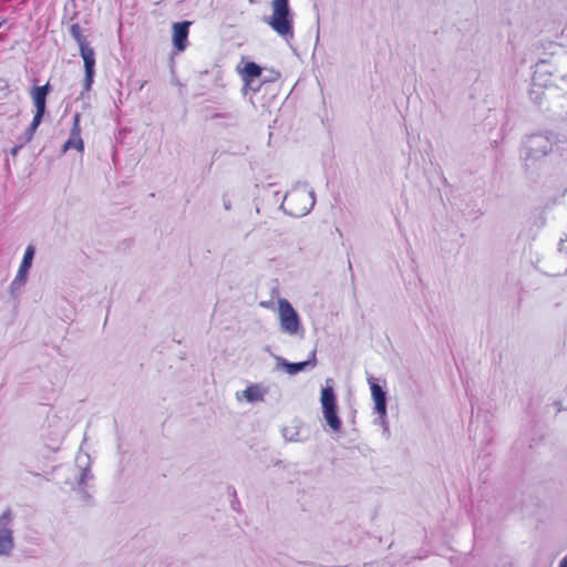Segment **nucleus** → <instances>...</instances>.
<instances>
[{"label": "nucleus", "mask_w": 567, "mask_h": 567, "mask_svg": "<svg viewBox=\"0 0 567 567\" xmlns=\"http://www.w3.org/2000/svg\"><path fill=\"white\" fill-rule=\"evenodd\" d=\"M271 16L268 19L270 28L282 38L293 37V18L289 8V0H272Z\"/></svg>", "instance_id": "f257e3e1"}, {"label": "nucleus", "mask_w": 567, "mask_h": 567, "mask_svg": "<svg viewBox=\"0 0 567 567\" xmlns=\"http://www.w3.org/2000/svg\"><path fill=\"white\" fill-rule=\"evenodd\" d=\"M555 137L551 132L534 133L526 136L523 142L525 158L537 161L546 156L553 148Z\"/></svg>", "instance_id": "f03ea898"}, {"label": "nucleus", "mask_w": 567, "mask_h": 567, "mask_svg": "<svg viewBox=\"0 0 567 567\" xmlns=\"http://www.w3.org/2000/svg\"><path fill=\"white\" fill-rule=\"evenodd\" d=\"M50 93V85L49 83L42 85V86H34L30 91V96L32 99L33 105L35 107V113L33 116L32 122L30 123L28 131H27V138L25 141L29 142L32 140L33 134L35 133L37 128L41 124L43 116L47 112V97Z\"/></svg>", "instance_id": "7ed1b4c3"}, {"label": "nucleus", "mask_w": 567, "mask_h": 567, "mask_svg": "<svg viewBox=\"0 0 567 567\" xmlns=\"http://www.w3.org/2000/svg\"><path fill=\"white\" fill-rule=\"evenodd\" d=\"M312 205L313 200L305 189H292L285 195L282 200V207L292 216L306 215Z\"/></svg>", "instance_id": "20e7f679"}, {"label": "nucleus", "mask_w": 567, "mask_h": 567, "mask_svg": "<svg viewBox=\"0 0 567 567\" xmlns=\"http://www.w3.org/2000/svg\"><path fill=\"white\" fill-rule=\"evenodd\" d=\"M278 312L281 329L289 333L296 334L300 328L298 313L287 299L278 300Z\"/></svg>", "instance_id": "39448f33"}, {"label": "nucleus", "mask_w": 567, "mask_h": 567, "mask_svg": "<svg viewBox=\"0 0 567 567\" xmlns=\"http://www.w3.org/2000/svg\"><path fill=\"white\" fill-rule=\"evenodd\" d=\"M190 21L175 22L172 25L173 45L178 52H183L188 45Z\"/></svg>", "instance_id": "423d86ee"}, {"label": "nucleus", "mask_w": 567, "mask_h": 567, "mask_svg": "<svg viewBox=\"0 0 567 567\" xmlns=\"http://www.w3.org/2000/svg\"><path fill=\"white\" fill-rule=\"evenodd\" d=\"M81 114L75 113L73 116V125L70 132L69 140L64 143L63 150L75 148L79 152L84 150V143L81 137V125H80Z\"/></svg>", "instance_id": "0eeeda50"}, {"label": "nucleus", "mask_w": 567, "mask_h": 567, "mask_svg": "<svg viewBox=\"0 0 567 567\" xmlns=\"http://www.w3.org/2000/svg\"><path fill=\"white\" fill-rule=\"evenodd\" d=\"M371 394L375 403V411L380 416H384L386 413V399L382 388L375 383H371Z\"/></svg>", "instance_id": "6e6552de"}, {"label": "nucleus", "mask_w": 567, "mask_h": 567, "mask_svg": "<svg viewBox=\"0 0 567 567\" xmlns=\"http://www.w3.org/2000/svg\"><path fill=\"white\" fill-rule=\"evenodd\" d=\"M14 547L13 533L10 528H0V555L8 556Z\"/></svg>", "instance_id": "1a4fd4ad"}, {"label": "nucleus", "mask_w": 567, "mask_h": 567, "mask_svg": "<svg viewBox=\"0 0 567 567\" xmlns=\"http://www.w3.org/2000/svg\"><path fill=\"white\" fill-rule=\"evenodd\" d=\"M316 364H317V358H316V351L313 350L308 360L302 361V362H297V363L285 362L284 368L287 373L296 374V373L302 371L306 367H308V365L315 367Z\"/></svg>", "instance_id": "9d476101"}, {"label": "nucleus", "mask_w": 567, "mask_h": 567, "mask_svg": "<svg viewBox=\"0 0 567 567\" xmlns=\"http://www.w3.org/2000/svg\"><path fill=\"white\" fill-rule=\"evenodd\" d=\"M83 59L84 73H95V52L91 47H84L80 50Z\"/></svg>", "instance_id": "9b49d317"}, {"label": "nucleus", "mask_w": 567, "mask_h": 567, "mask_svg": "<svg viewBox=\"0 0 567 567\" xmlns=\"http://www.w3.org/2000/svg\"><path fill=\"white\" fill-rule=\"evenodd\" d=\"M323 416L331 430L338 432L341 429V421L337 414V405L322 409Z\"/></svg>", "instance_id": "f8f14e48"}, {"label": "nucleus", "mask_w": 567, "mask_h": 567, "mask_svg": "<svg viewBox=\"0 0 567 567\" xmlns=\"http://www.w3.org/2000/svg\"><path fill=\"white\" fill-rule=\"evenodd\" d=\"M33 256H34V248L32 246H28L24 251L23 259L21 261L19 270H18V278L23 279L27 276V272L31 267Z\"/></svg>", "instance_id": "ddd939ff"}, {"label": "nucleus", "mask_w": 567, "mask_h": 567, "mask_svg": "<svg viewBox=\"0 0 567 567\" xmlns=\"http://www.w3.org/2000/svg\"><path fill=\"white\" fill-rule=\"evenodd\" d=\"M244 396L249 402H258L264 400V390L259 384H250L244 391Z\"/></svg>", "instance_id": "4468645a"}, {"label": "nucleus", "mask_w": 567, "mask_h": 567, "mask_svg": "<svg viewBox=\"0 0 567 567\" xmlns=\"http://www.w3.org/2000/svg\"><path fill=\"white\" fill-rule=\"evenodd\" d=\"M261 74V68L255 62H247L243 70V78L246 82L250 79L259 78Z\"/></svg>", "instance_id": "2eb2a0df"}, {"label": "nucleus", "mask_w": 567, "mask_h": 567, "mask_svg": "<svg viewBox=\"0 0 567 567\" xmlns=\"http://www.w3.org/2000/svg\"><path fill=\"white\" fill-rule=\"evenodd\" d=\"M70 33L72 38L76 41L80 50H82V48L84 47H90L86 38L82 33L81 27L78 23L71 25Z\"/></svg>", "instance_id": "dca6fc26"}, {"label": "nucleus", "mask_w": 567, "mask_h": 567, "mask_svg": "<svg viewBox=\"0 0 567 567\" xmlns=\"http://www.w3.org/2000/svg\"><path fill=\"white\" fill-rule=\"evenodd\" d=\"M322 409L337 405L336 394L332 388H323L321 391Z\"/></svg>", "instance_id": "f3484780"}, {"label": "nucleus", "mask_w": 567, "mask_h": 567, "mask_svg": "<svg viewBox=\"0 0 567 567\" xmlns=\"http://www.w3.org/2000/svg\"><path fill=\"white\" fill-rule=\"evenodd\" d=\"M545 65V61L542 60L539 61L537 64H536V70L534 71L533 73V76H532V81H533V84L534 85H539V86H543V85H546V81L547 80H542L543 75L545 74H550L549 72H544V73H540V68H543Z\"/></svg>", "instance_id": "a211bd4d"}, {"label": "nucleus", "mask_w": 567, "mask_h": 567, "mask_svg": "<svg viewBox=\"0 0 567 567\" xmlns=\"http://www.w3.org/2000/svg\"><path fill=\"white\" fill-rule=\"evenodd\" d=\"M517 121V116L513 112H506L505 113V121L502 125V133L503 137L506 136V134L513 130Z\"/></svg>", "instance_id": "6ab92c4d"}, {"label": "nucleus", "mask_w": 567, "mask_h": 567, "mask_svg": "<svg viewBox=\"0 0 567 567\" xmlns=\"http://www.w3.org/2000/svg\"><path fill=\"white\" fill-rule=\"evenodd\" d=\"M11 520H12V513L10 509H6L0 515V528H8L7 526L11 523Z\"/></svg>", "instance_id": "aec40b11"}, {"label": "nucleus", "mask_w": 567, "mask_h": 567, "mask_svg": "<svg viewBox=\"0 0 567 567\" xmlns=\"http://www.w3.org/2000/svg\"><path fill=\"white\" fill-rule=\"evenodd\" d=\"M498 563L502 564V567H516L514 559L509 555L498 553Z\"/></svg>", "instance_id": "412c9836"}, {"label": "nucleus", "mask_w": 567, "mask_h": 567, "mask_svg": "<svg viewBox=\"0 0 567 567\" xmlns=\"http://www.w3.org/2000/svg\"><path fill=\"white\" fill-rule=\"evenodd\" d=\"M95 73H84L83 91L89 92L92 89Z\"/></svg>", "instance_id": "4be33fe9"}, {"label": "nucleus", "mask_w": 567, "mask_h": 567, "mask_svg": "<svg viewBox=\"0 0 567 567\" xmlns=\"http://www.w3.org/2000/svg\"><path fill=\"white\" fill-rule=\"evenodd\" d=\"M559 250L561 252H566L567 254V239L566 240H561L560 244H559Z\"/></svg>", "instance_id": "5701e85b"}, {"label": "nucleus", "mask_w": 567, "mask_h": 567, "mask_svg": "<svg viewBox=\"0 0 567 567\" xmlns=\"http://www.w3.org/2000/svg\"><path fill=\"white\" fill-rule=\"evenodd\" d=\"M558 567H567V555L559 561Z\"/></svg>", "instance_id": "b1692460"}, {"label": "nucleus", "mask_w": 567, "mask_h": 567, "mask_svg": "<svg viewBox=\"0 0 567 567\" xmlns=\"http://www.w3.org/2000/svg\"><path fill=\"white\" fill-rule=\"evenodd\" d=\"M20 146H14L12 150H11V154L12 155H17L18 151H19Z\"/></svg>", "instance_id": "393cba45"}, {"label": "nucleus", "mask_w": 567, "mask_h": 567, "mask_svg": "<svg viewBox=\"0 0 567 567\" xmlns=\"http://www.w3.org/2000/svg\"><path fill=\"white\" fill-rule=\"evenodd\" d=\"M2 25V23L0 22V27Z\"/></svg>", "instance_id": "a878e982"}, {"label": "nucleus", "mask_w": 567, "mask_h": 567, "mask_svg": "<svg viewBox=\"0 0 567 567\" xmlns=\"http://www.w3.org/2000/svg\"><path fill=\"white\" fill-rule=\"evenodd\" d=\"M566 274H567V269H566Z\"/></svg>", "instance_id": "bb28decb"}]
</instances>
